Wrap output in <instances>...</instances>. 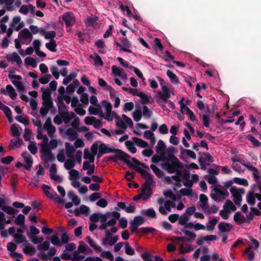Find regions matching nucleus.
<instances>
[{
	"label": "nucleus",
	"mask_w": 261,
	"mask_h": 261,
	"mask_svg": "<svg viewBox=\"0 0 261 261\" xmlns=\"http://www.w3.org/2000/svg\"><path fill=\"white\" fill-rule=\"evenodd\" d=\"M137 172L139 173L145 179V182L141 186V193L140 194L134 196L133 200L138 201L141 198L143 200H146L149 198L152 194V189L150 186L154 183L153 180V175L149 173L146 170L141 168H136Z\"/></svg>",
	"instance_id": "1"
},
{
	"label": "nucleus",
	"mask_w": 261,
	"mask_h": 261,
	"mask_svg": "<svg viewBox=\"0 0 261 261\" xmlns=\"http://www.w3.org/2000/svg\"><path fill=\"white\" fill-rule=\"evenodd\" d=\"M169 157L171 164L169 162H165L163 165V168L167 170L169 173L175 172L176 174L181 178L183 175V172L181 171L184 168L183 164L174 154L169 153Z\"/></svg>",
	"instance_id": "2"
},
{
	"label": "nucleus",
	"mask_w": 261,
	"mask_h": 261,
	"mask_svg": "<svg viewBox=\"0 0 261 261\" xmlns=\"http://www.w3.org/2000/svg\"><path fill=\"white\" fill-rule=\"evenodd\" d=\"M115 152H112V153H114L115 154V156H111L108 159V161H112L115 163H117L118 160L124 162L126 163L129 167H132L136 170V168H138V167L133 165L131 162L129 161L131 159L132 157L128 154L125 153L124 151H122L119 149H115Z\"/></svg>",
	"instance_id": "3"
},
{
	"label": "nucleus",
	"mask_w": 261,
	"mask_h": 261,
	"mask_svg": "<svg viewBox=\"0 0 261 261\" xmlns=\"http://www.w3.org/2000/svg\"><path fill=\"white\" fill-rule=\"evenodd\" d=\"M229 190L234 203L238 206H240L242 201V195L245 193L244 189L242 188L238 189L236 186H232Z\"/></svg>",
	"instance_id": "4"
},
{
	"label": "nucleus",
	"mask_w": 261,
	"mask_h": 261,
	"mask_svg": "<svg viewBox=\"0 0 261 261\" xmlns=\"http://www.w3.org/2000/svg\"><path fill=\"white\" fill-rule=\"evenodd\" d=\"M42 189L46 196L49 199L56 200L60 203L62 204L64 203V200L59 197L56 191L53 190H51L50 191H48V190L51 189L50 186L43 184L42 186Z\"/></svg>",
	"instance_id": "5"
},
{
	"label": "nucleus",
	"mask_w": 261,
	"mask_h": 261,
	"mask_svg": "<svg viewBox=\"0 0 261 261\" xmlns=\"http://www.w3.org/2000/svg\"><path fill=\"white\" fill-rule=\"evenodd\" d=\"M66 27H71L75 21V18L73 13L71 12H66L63 14L62 17Z\"/></svg>",
	"instance_id": "6"
},
{
	"label": "nucleus",
	"mask_w": 261,
	"mask_h": 261,
	"mask_svg": "<svg viewBox=\"0 0 261 261\" xmlns=\"http://www.w3.org/2000/svg\"><path fill=\"white\" fill-rule=\"evenodd\" d=\"M44 128L47 130L48 135L49 137H51L56 131L55 127L52 125L51 119L50 117H48L44 123Z\"/></svg>",
	"instance_id": "7"
},
{
	"label": "nucleus",
	"mask_w": 261,
	"mask_h": 261,
	"mask_svg": "<svg viewBox=\"0 0 261 261\" xmlns=\"http://www.w3.org/2000/svg\"><path fill=\"white\" fill-rule=\"evenodd\" d=\"M120 40L122 44L120 50L128 53H132V51L130 48H132V45L127 38H121Z\"/></svg>",
	"instance_id": "8"
},
{
	"label": "nucleus",
	"mask_w": 261,
	"mask_h": 261,
	"mask_svg": "<svg viewBox=\"0 0 261 261\" xmlns=\"http://www.w3.org/2000/svg\"><path fill=\"white\" fill-rule=\"evenodd\" d=\"M162 90L163 93H162L161 91H159L158 93V94L160 98L164 101L167 102L168 99L170 98L171 94L169 90V88L166 86H162Z\"/></svg>",
	"instance_id": "9"
},
{
	"label": "nucleus",
	"mask_w": 261,
	"mask_h": 261,
	"mask_svg": "<svg viewBox=\"0 0 261 261\" xmlns=\"http://www.w3.org/2000/svg\"><path fill=\"white\" fill-rule=\"evenodd\" d=\"M255 190L252 188L247 194L246 201L247 203L251 206H253L255 204Z\"/></svg>",
	"instance_id": "10"
},
{
	"label": "nucleus",
	"mask_w": 261,
	"mask_h": 261,
	"mask_svg": "<svg viewBox=\"0 0 261 261\" xmlns=\"http://www.w3.org/2000/svg\"><path fill=\"white\" fill-rule=\"evenodd\" d=\"M166 146L165 143L161 140H159L158 145L156 147V153L159 155H162V156H166L165 150Z\"/></svg>",
	"instance_id": "11"
},
{
	"label": "nucleus",
	"mask_w": 261,
	"mask_h": 261,
	"mask_svg": "<svg viewBox=\"0 0 261 261\" xmlns=\"http://www.w3.org/2000/svg\"><path fill=\"white\" fill-rule=\"evenodd\" d=\"M90 213V208L86 205H81L80 208H76L74 210V214L76 216H80V214H85L88 215Z\"/></svg>",
	"instance_id": "12"
},
{
	"label": "nucleus",
	"mask_w": 261,
	"mask_h": 261,
	"mask_svg": "<svg viewBox=\"0 0 261 261\" xmlns=\"http://www.w3.org/2000/svg\"><path fill=\"white\" fill-rule=\"evenodd\" d=\"M40 35L44 36L46 39L52 40L54 39V38L56 37V33L54 31H50L46 33L45 30L43 28H41Z\"/></svg>",
	"instance_id": "13"
},
{
	"label": "nucleus",
	"mask_w": 261,
	"mask_h": 261,
	"mask_svg": "<svg viewBox=\"0 0 261 261\" xmlns=\"http://www.w3.org/2000/svg\"><path fill=\"white\" fill-rule=\"evenodd\" d=\"M18 37L25 40L28 39H30L31 40L33 38L32 34L30 32V31L27 28L22 29L19 33Z\"/></svg>",
	"instance_id": "14"
},
{
	"label": "nucleus",
	"mask_w": 261,
	"mask_h": 261,
	"mask_svg": "<svg viewBox=\"0 0 261 261\" xmlns=\"http://www.w3.org/2000/svg\"><path fill=\"white\" fill-rule=\"evenodd\" d=\"M160 161H162L163 162H169L170 161V158L169 157V154L167 156H162V155H156L154 154L153 155L151 159V161L153 163H157Z\"/></svg>",
	"instance_id": "15"
},
{
	"label": "nucleus",
	"mask_w": 261,
	"mask_h": 261,
	"mask_svg": "<svg viewBox=\"0 0 261 261\" xmlns=\"http://www.w3.org/2000/svg\"><path fill=\"white\" fill-rule=\"evenodd\" d=\"M233 219L238 225L246 223L245 217L240 212H237L235 213Z\"/></svg>",
	"instance_id": "16"
},
{
	"label": "nucleus",
	"mask_w": 261,
	"mask_h": 261,
	"mask_svg": "<svg viewBox=\"0 0 261 261\" xmlns=\"http://www.w3.org/2000/svg\"><path fill=\"white\" fill-rule=\"evenodd\" d=\"M65 146L67 156L70 158H73V154L75 151L74 147L68 142L65 143Z\"/></svg>",
	"instance_id": "17"
},
{
	"label": "nucleus",
	"mask_w": 261,
	"mask_h": 261,
	"mask_svg": "<svg viewBox=\"0 0 261 261\" xmlns=\"http://www.w3.org/2000/svg\"><path fill=\"white\" fill-rule=\"evenodd\" d=\"M19 128L21 129V128L18 124L14 123L10 127V130L11 134L13 137H18L20 135V132Z\"/></svg>",
	"instance_id": "18"
},
{
	"label": "nucleus",
	"mask_w": 261,
	"mask_h": 261,
	"mask_svg": "<svg viewBox=\"0 0 261 261\" xmlns=\"http://www.w3.org/2000/svg\"><path fill=\"white\" fill-rule=\"evenodd\" d=\"M98 149L100 150V153H103L104 154L112 153L115 152V148H111L107 146L105 143H101L98 147Z\"/></svg>",
	"instance_id": "19"
},
{
	"label": "nucleus",
	"mask_w": 261,
	"mask_h": 261,
	"mask_svg": "<svg viewBox=\"0 0 261 261\" xmlns=\"http://www.w3.org/2000/svg\"><path fill=\"white\" fill-rule=\"evenodd\" d=\"M56 102L57 104V107L59 109V113L60 114V112L62 111L67 110V107L64 102V100L61 98V96H58L57 98Z\"/></svg>",
	"instance_id": "20"
},
{
	"label": "nucleus",
	"mask_w": 261,
	"mask_h": 261,
	"mask_svg": "<svg viewBox=\"0 0 261 261\" xmlns=\"http://www.w3.org/2000/svg\"><path fill=\"white\" fill-rule=\"evenodd\" d=\"M136 108L137 109L133 112V117L135 121L138 122L142 118V113L140 106H136Z\"/></svg>",
	"instance_id": "21"
},
{
	"label": "nucleus",
	"mask_w": 261,
	"mask_h": 261,
	"mask_svg": "<svg viewBox=\"0 0 261 261\" xmlns=\"http://www.w3.org/2000/svg\"><path fill=\"white\" fill-rule=\"evenodd\" d=\"M219 230L222 232H227L231 230L230 225L228 223L221 222L218 225Z\"/></svg>",
	"instance_id": "22"
},
{
	"label": "nucleus",
	"mask_w": 261,
	"mask_h": 261,
	"mask_svg": "<svg viewBox=\"0 0 261 261\" xmlns=\"http://www.w3.org/2000/svg\"><path fill=\"white\" fill-rule=\"evenodd\" d=\"M90 58L94 60L95 66H103V65L104 64L103 62L101 57L98 54H95L94 55H91L90 56Z\"/></svg>",
	"instance_id": "23"
},
{
	"label": "nucleus",
	"mask_w": 261,
	"mask_h": 261,
	"mask_svg": "<svg viewBox=\"0 0 261 261\" xmlns=\"http://www.w3.org/2000/svg\"><path fill=\"white\" fill-rule=\"evenodd\" d=\"M132 140L137 146H139L141 147L145 148L148 146V144L147 142L140 138L134 137H133Z\"/></svg>",
	"instance_id": "24"
},
{
	"label": "nucleus",
	"mask_w": 261,
	"mask_h": 261,
	"mask_svg": "<svg viewBox=\"0 0 261 261\" xmlns=\"http://www.w3.org/2000/svg\"><path fill=\"white\" fill-rule=\"evenodd\" d=\"M57 44L54 39L50 40L49 42L45 44V47L51 52L57 51Z\"/></svg>",
	"instance_id": "25"
},
{
	"label": "nucleus",
	"mask_w": 261,
	"mask_h": 261,
	"mask_svg": "<svg viewBox=\"0 0 261 261\" xmlns=\"http://www.w3.org/2000/svg\"><path fill=\"white\" fill-rule=\"evenodd\" d=\"M199 199L200 201L201 202V204L200 205V207H201V208L204 210L207 208L208 207V205L207 203V197L205 195L201 194L199 196Z\"/></svg>",
	"instance_id": "26"
},
{
	"label": "nucleus",
	"mask_w": 261,
	"mask_h": 261,
	"mask_svg": "<svg viewBox=\"0 0 261 261\" xmlns=\"http://www.w3.org/2000/svg\"><path fill=\"white\" fill-rule=\"evenodd\" d=\"M7 59L11 61L16 62L18 65H20L22 63L21 58L16 52L13 53Z\"/></svg>",
	"instance_id": "27"
},
{
	"label": "nucleus",
	"mask_w": 261,
	"mask_h": 261,
	"mask_svg": "<svg viewBox=\"0 0 261 261\" xmlns=\"http://www.w3.org/2000/svg\"><path fill=\"white\" fill-rule=\"evenodd\" d=\"M6 90L8 92L10 98L13 100H15L17 97V94L12 86L11 85H7Z\"/></svg>",
	"instance_id": "28"
},
{
	"label": "nucleus",
	"mask_w": 261,
	"mask_h": 261,
	"mask_svg": "<svg viewBox=\"0 0 261 261\" xmlns=\"http://www.w3.org/2000/svg\"><path fill=\"white\" fill-rule=\"evenodd\" d=\"M141 214L145 215L148 217L155 218H156V213L153 208H148L146 210H143Z\"/></svg>",
	"instance_id": "29"
},
{
	"label": "nucleus",
	"mask_w": 261,
	"mask_h": 261,
	"mask_svg": "<svg viewBox=\"0 0 261 261\" xmlns=\"http://www.w3.org/2000/svg\"><path fill=\"white\" fill-rule=\"evenodd\" d=\"M167 75L169 77L170 80V81L173 84H178L179 81L177 75L172 72L171 70L167 71Z\"/></svg>",
	"instance_id": "30"
},
{
	"label": "nucleus",
	"mask_w": 261,
	"mask_h": 261,
	"mask_svg": "<svg viewBox=\"0 0 261 261\" xmlns=\"http://www.w3.org/2000/svg\"><path fill=\"white\" fill-rule=\"evenodd\" d=\"M144 222V219L142 216H136L134 220L130 222L129 224L132 225H136L139 226L142 224Z\"/></svg>",
	"instance_id": "31"
},
{
	"label": "nucleus",
	"mask_w": 261,
	"mask_h": 261,
	"mask_svg": "<svg viewBox=\"0 0 261 261\" xmlns=\"http://www.w3.org/2000/svg\"><path fill=\"white\" fill-rule=\"evenodd\" d=\"M66 134L69 136L70 141L75 140L78 136L77 132L71 128H69L66 130Z\"/></svg>",
	"instance_id": "32"
},
{
	"label": "nucleus",
	"mask_w": 261,
	"mask_h": 261,
	"mask_svg": "<svg viewBox=\"0 0 261 261\" xmlns=\"http://www.w3.org/2000/svg\"><path fill=\"white\" fill-rule=\"evenodd\" d=\"M25 64L28 66H31L33 68H36L37 66L36 60L31 57H27L24 60Z\"/></svg>",
	"instance_id": "33"
},
{
	"label": "nucleus",
	"mask_w": 261,
	"mask_h": 261,
	"mask_svg": "<svg viewBox=\"0 0 261 261\" xmlns=\"http://www.w3.org/2000/svg\"><path fill=\"white\" fill-rule=\"evenodd\" d=\"M41 92H42V99H51V91L49 88L45 89L42 88L41 89Z\"/></svg>",
	"instance_id": "34"
},
{
	"label": "nucleus",
	"mask_w": 261,
	"mask_h": 261,
	"mask_svg": "<svg viewBox=\"0 0 261 261\" xmlns=\"http://www.w3.org/2000/svg\"><path fill=\"white\" fill-rule=\"evenodd\" d=\"M23 252L24 254L29 255H33L36 252V250L34 247H33L31 245L28 246H25L23 248Z\"/></svg>",
	"instance_id": "35"
},
{
	"label": "nucleus",
	"mask_w": 261,
	"mask_h": 261,
	"mask_svg": "<svg viewBox=\"0 0 261 261\" xmlns=\"http://www.w3.org/2000/svg\"><path fill=\"white\" fill-rule=\"evenodd\" d=\"M77 75V74L76 72H70L69 75L66 76V77L63 79V84L65 85H67L71 82V81L74 80Z\"/></svg>",
	"instance_id": "36"
},
{
	"label": "nucleus",
	"mask_w": 261,
	"mask_h": 261,
	"mask_svg": "<svg viewBox=\"0 0 261 261\" xmlns=\"http://www.w3.org/2000/svg\"><path fill=\"white\" fill-rule=\"evenodd\" d=\"M125 145L128 150L132 153H135L137 152V148L135 147L134 143L133 141L130 140L126 141Z\"/></svg>",
	"instance_id": "37"
},
{
	"label": "nucleus",
	"mask_w": 261,
	"mask_h": 261,
	"mask_svg": "<svg viewBox=\"0 0 261 261\" xmlns=\"http://www.w3.org/2000/svg\"><path fill=\"white\" fill-rule=\"evenodd\" d=\"M1 208L3 211L9 215L15 214L18 212V210L15 209L10 206H3Z\"/></svg>",
	"instance_id": "38"
},
{
	"label": "nucleus",
	"mask_w": 261,
	"mask_h": 261,
	"mask_svg": "<svg viewBox=\"0 0 261 261\" xmlns=\"http://www.w3.org/2000/svg\"><path fill=\"white\" fill-rule=\"evenodd\" d=\"M15 223L17 225L23 226L24 225L25 223V217L22 214H19L17 218L15 219Z\"/></svg>",
	"instance_id": "39"
},
{
	"label": "nucleus",
	"mask_w": 261,
	"mask_h": 261,
	"mask_svg": "<svg viewBox=\"0 0 261 261\" xmlns=\"http://www.w3.org/2000/svg\"><path fill=\"white\" fill-rule=\"evenodd\" d=\"M218 221L216 218H213L206 224V229L209 231H212L216 225Z\"/></svg>",
	"instance_id": "40"
},
{
	"label": "nucleus",
	"mask_w": 261,
	"mask_h": 261,
	"mask_svg": "<svg viewBox=\"0 0 261 261\" xmlns=\"http://www.w3.org/2000/svg\"><path fill=\"white\" fill-rule=\"evenodd\" d=\"M150 168L152 170L158 177L161 178L163 176L164 172L159 168H158L155 165L151 164L150 166Z\"/></svg>",
	"instance_id": "41"
},
{
	"label": "nucleus",
	"mask_w": 261,
	"mask_h": 261,
	"mask_svg": "<svg viewBox=\"0 0 261 261\" xmlns=\"http://www.w3.org/2000/svg\"><path fill=\"white\" fill-rule=\"evenodd\" d=\"M69 173V178L71 181L76 180L79 177V172L75 169H71Z\"/></svg>",
	"instance_id": "42"
},
{
	"label": "nucleus",
	"mask_w": 261,
	"mask_h": 261,
	"mask_svg": "<svg viewBox=\"0 0 261 261\" xmlns=\"http://www.w3.org/2000/svg\"><path fill=\"white\" fill-rule=\"evenodd\" d=\"M138 96L141 98V102L143 105H146L150 103L149 98L145 93L140 92Z\"/></svg>",
	"instance_id": "43"
},
{
	"label": "nucleus",
	"mask_w": 261,
	"mask_h": 261,
	"mask_svg": "<svg viewBox=\"0 0 261 261\" xmlns=\"http://www.w3.org/2000/svg\"><path fill=\"white\" fill-rule=\"evenodd\" d=\"M184 233L187 235L188 237H187V241L189 242H193L196 237V234L189 230H186L183 231Z\"/></svg>",
	"instance_id": "44"
},
{
	"label": "nucleus",
	"mask_w": 261,
	"mask_h": 261,
	"mask_svg": "<svg viewBox=\"0 0 261 261\" xmlns=\"http://www.w3.org/2000/svg\"><path fill=\"white\" fill-rule=\"evenodd\" d=\"M246 138L255 147H259L261 145L260 142L251 135H247Z\"/></svg>",
	"instance_id": "45"
},
{
	"label": "nucleus",
	"mask_w": 261,
	"mask_h": 261,
	"mask_svg": "<svg viewBox=\"0 0 261 261\" xmlns=\"http://www.w3.org/2000/svg\"><path fill=\"white\" fill-rule=\"evenodd\" d=\"M189 217L186 214H183L180 216L179 215L178 223L181 226H184L189 221Z\"/></svg>",
	"instance_id": "46"
},
{
	"label": "nucleus",
	"mask_w": 261,
	"mask_h": 261,
	"mask_svg": "<svg viewBox=\"0 0 261 261\" xmlns=\"http://www.w3.org/2000/svg\"><path fill=\"white\" fill-rule=\"evenodd\" d=\"M251 249L252 247L249 246L246 249L244 252V254H248V259L249 261L253 260L254 258V253Z\"/></svg>",
	"instance_id": "47"
},
{
	"label": "nucleus",
	"mask_w": 261,
	"mask_h": 261,
	"mask_svg": "<svg viewBox=\"0 0 261 261\" xmlns=\"http://www.w3.org/2000/svg\"><path fill=\"white\" fill-rule=\"evenodd\" d=\"M14 238L17 244L22 243L26 241V238L21 234L15 233L14 234Z\"/></svg>",
	"instance_id": "48"
},
{
	"label": "nucleus",
	"mask_w": 261,
	"mask_h": 261,
	"mask_svg": "<svg viewBox=\"0 0 261 261\" xmlns=\"http://www.w3.org/2000/svg\"><path fill=\"white\" fill-rule=\"evenodd\" d=\"M233 181L237 184L242 185L244 186H248V182L245 178H242L239 177H234L233 179Z\"/></svg>",
	"instance_id": "49"
},
{
	"label": "nucleus",
	"mask_w": 261,
	"mask_h": 261,
	"mask_svg": "<svg viewBox=\"0 0 261 261\" xmlns=\"http://www.w3.org/2000/svg\"><path fill=\"white\" fill-rule=\"evenodd\" d=\"M51 152V149L47 144H41V148L40 149V152L45 156L48 155Z\"/></svg>",
	"instance_id": "50"
},
{
	"label": "nucleus",
	"mask_w": 261,
	"mask_h": 261,
	"mask_svg": "<svg viewBox=\"0 0 261 261\" xmlns=\"http://www.w3.org/2000/svg\"><path fill=\"white\" fill-rule=\"evenodd\" d=\"M28 149L33 154H35L37 152V147L36 143L35 142H31L28 145Z\"/></svg>",
	"instance_id": "51"
},
{
	"label": "nucleus",
	"mask_w": 261,
	"mask_h": 261,
	"mask_svg": "<svg viewBox=\"0 0 261 261\" xmlns=\"http://www.w3.org/2000/svg\"><path fill=\"white\" fill-rule=\"evenodd\" d=\"M100 256L102 257H106L110 261H113L114 257L112 253L110 251H105L101 253Z\"/></svg>",
	"instance_id": "52"
},
{
	"label": "nucleus",
	"mask_w": 261,
	"mask_h": 261,
	"mask_svg": "<svg viewBox=\"0 0 261 261\" xmlns=\"http://www.w3.org/2000/svg\"><path fill=\"white\" fill-rule=\"evenodd\" d=\"M42 105L44 107H47L49 109H51L54 107L53 100L51 99H44L42 100Z\"/></svg>",
	"instance_id": "53"
},
{
	"label": "nucleus",
	"mask_w": 261,
	"mask_h": 261,
	"mask_svg": "<svg viewBox=\"0 0 261 261\" xmlns=\"http://www.w3.org/2000/svg\"><path fill=\"white\" fill-rule=\"evenodd\" d=\"M74 166L75 163L73 159L67 160L64 163V167L67 170L71 169Z\"/></svg>",
	"instance_id": "54"
},
{
	"label": "nucleus",
	"mask_w": 261,
	"mask_h": 261,
	"mask_svg": "<svg viewBox=\"0 0 261 261\" xmlns=\"http://www.w3.org/2000/svg\"><path fill=\"white\" fill-rule=\"evenodd\" d=\"M60 115L63 118L65 123H68L70 121V115L68 112H60Z\"/></svg>",
	"instance_id": "55"
},
{
	"label": "nucleus",
	"mask_w": 261,
	"mask_h": 261,
	"mask_svg": "<svg viewBox=\"0 0 261 261\" xmlns=\"http://www.w3.org/2000/svg\"><path fill=\"white\" fill-rule=\"evenodd\" d=\"M124 245L125 253L129 255H134L135 254V251L130 246L128 242H125Z\"/></svg>",
	"instance_id": "56"
},
{
	"label": "nucleus",
	"mask_w": 261,
	"mask_h": 261,
	"mask_svg": "<svg viewBox=\"0 0 261 261\" xmlns=\"http://www.w3.org/2000/svg\"><path fill=\"white\" fill-rule=\"evenodd\" d=\"M119 8L123 13L126 12L127 16L129 17L132 15V13L127 6L121 4L120 5Z\"/></svg>",
	"instance_id": "57"
},
{
	"label": "nucleus",
	"mask_w": 261,
	"mask_h": 261,
	"mask_svg": "<svg viewBox=\"0 0 261 261\" xmlns=\"http://www.w3.org/2000/svg\"><path fill=\"white\" fill-rule=\"evenodd\" d=\"M30 238L31 239V241L35 244H38L41 243L43 240L44 238L43 237H36L33 235H30Z\"/></svg>",
	"instance_id": "58"
},
{
	"label": "nucleus",
	"mask_w": 261,
	"mask_h": 261,
	"mask_svg": "<svg viewBox=\"0 0 261 261\" xmlns=\"http://www.w3.org/2000/svg\"><path fill=\"white\" fill-rule=\"evenodd\" d=\"M24 161L25 163V165L24 166V168L28 171H30L33 163L32 158L25 159Z\"/></svg>",
	"instance_id": "59"
},
{
	"label": "nucleus",
	"mask_w": 261,
	"mask_h": 261,
	"mask_svg": "<svg viewBox=\"0 0 261 261\" xmlns=\"http://www.w3.org/2000/svg\"><path fill=\"white\" fill-rule=\"evenodd\" d=\"M50 70L55 78L58 80L60 76V73L58 71V67L56 66H53L50 67Z\"/></svg>",
	"instance_id": "60"
},
{
	"label": "nucleus",
	"mask_w": 261,
	"mask_h": 261,
	"mask_svg": "<svg viewBox=\"0 0 261 261\" xmlns=\"http://www.w3.org/2000/svg\"><path fill=\"white\" fill-rule=\"evenodd\" d=\"M51 76L50 74H46L39 79V82L42 84H46L49 82Z\"/></svg>",
	"instance_id": "61"
},
{
	"label": "nucleus",
	"mask_w": 261,
	"mask_h": 261,
	"mask_svg": "<svg viewBox=\"0 0 261 261\" xmlns=\"http://www.w3.org/2000/svg\"><path fill=\"white\" fill-rule=\"evenodd\" d=\"M116 119L117 120L116 122V125H117V126L120 127L123 129H125L126 128V126L124 121H123L118 117L116 118Z\"/></svg>",
	"instance_id": "62"
},
{
	"label": "nucleus",
	"mask_w": 261,
	"mask_h": 261,
	"mask_svg": "<svg viewBox=\"0 0 261 261\" xmlns=\"http://www.w3.org/2000/svg\"><path fill=\"white\" fill-rule=\"evenodd\" d=\"M12 83L14 85L17 89L20 91H23L25 90L24 87L21 82L16 80H13Z\"/></svg>",
	"instance_id": "63"
},
{
	"label": "nucleus",
	"mask_w": 261,
	"mask_h": 261,
	"mask_svg": "<svg viewBox=\"0 0 261 261\" xmlns=\"http://www.w3.org/2000/svg\"><path fill=\"white\" fill-rule=\"evenodd\" d=\"M163 194L165 196L169 197L174 201H175L176 200L175 195L173 193V192L170 190L164 191Z\"/></svg>",
	"instance_id": "64"
}]
</instances>
